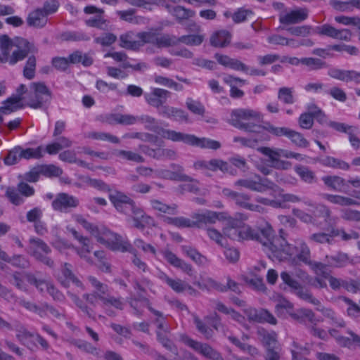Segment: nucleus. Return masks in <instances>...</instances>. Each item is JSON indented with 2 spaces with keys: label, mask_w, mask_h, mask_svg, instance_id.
I'll return each instance as SVG.
<instances>
[{
  "label": "nucleus",
  "mask_w": 360,
  "mask_h": 360,
  "mask_svg": "<svg viewBox=\"0 0 360 360\" xmlns=\"http://www.w3.org/2000/svg\"><path fill=\"white\" fill-rule=\"evenodd\" d=\"M76 220L83 227L89 231L100 243L105 245L112 250L121 252H129L134 254L132 263L140 270L146 271V264L138 258L135 254V250L130 243L125 241L117 233L111 232L105 227H98L87 221L81 215L76 216Z\"/></svg>",
  "instance_id": "nucleus-1"
},
{
  "label": "nucleus",
  "mask_w": 360,
  "mask_h": 360,
  "mask_svg": "<svg viewBox=\"0 0 360 360\" xmlns=\"http://www.w3.org/2000/svg\"><path fill=\"white\" fill-rule=\"evenodd\" d=\"M275 244L280 248L274 252L276 260H288L290 266H299L301 262L307 264L311 260L310 248L301 238L295 240L293 245L288 243L285 238H278Z\"/></svg>",
  "instance_id": "nucleus-2"
},
{
  "label": "nucleus",
  "mask_w": 360,
  "mask_h": 360,
  "mask_svg": "<svg viewBox=\"0 0 360 360\" xmlns=\"http://www.w3.org/2000/svg\"><path fill=\"white\" fill-rule=\"evenodd\" d=\"M0 51L5 57L9 58V64L15 65L23 60L29 53H36L38 49L33 43L22 37L11 39L7 34L0 35Z\"/></svg>",
  "instance_id": "nucleus-3"
},
{
  "label": "nucleus",
  "mask_w": 360,
  "mask_h": 360,
  "mask_svg": "<svg viewBox=\"0 0 360 360\" xmlns=\"http://www.w3.org/2000/svg\"><path fill=\"white\" fill-rule=\"evenodd\" d=\"M262 115L258 111L249 108H239L232 110L229 122L233 127L249 132L259 133L262 126L250 121L259 122Z\"/></svg>",
  "instance_id": "nucleus-4"
},
{
  "label": "nucleus",
  "mask_w": 360,
  "mask_h": 360,
  "mask_svg": "<svg viewBox=\"0 0 360 360\" xmlns=\"http://www.w3.org/2000/svg\"><path fill=\"white\" fill-rule=\"evenodd\" d=\"M159 136L172 141H181L192 146L217 150L220 148L219 141L207 138H198L195 135L178 132L174 130L159 129Z\"/></svg>",
  "instance_id": "nucleus-5"
},
{
  "label": "nucleus",
  "mask_w": 360,
  "mask_h": 360,
  "mask_svg": "<svg viewBox=\"0 0 360 360\" xmlns=\"http://www.w3.org/2000/svg\"><path fill=\"white\" fill-rule=\"evenodd\" d=\"M169 326L159 312V342L164 349L159 353V360H178V350L169 338Z\"/></svg>",
  "instance_id": "nucleus-6"
},
{
  "label": "nucleus",
  "mask_w": 360,
  "mask_h": 360,
  "mask_svg": "<svg viewBox=\"0 0 360 360\" xmlns=\"http://www.w3.org/2000/svg\"><path fill=\"white\" fill-rule=\"evenodd\" d=\"M237 188L243 187L248 190L263 193L267 190L273 192H279L280 187L267 178H262L259 174H255L251 178L240 179L234 182Z\"/></svg>",
  "instance_id": "nucleus-7"
},
{
  "label": "nucleus",
  "mask_w": 360,
  "mask_h": 360,
  "mask_svg": "<svg viewBox=\"0 0 360 360\" xmlns=\"http://www.w3.org/2000/svg\"><path fill=\"white\" fill-rule=\"evenodd\" d=\"M257 235L258 238L255 240L263 245L265 248L264 250L271 259H275L274 252L280 249L278 245H276L275 241L278 238H285L283 236H276L271 226L268 223L259 227Z\"/></svg>",
  "instance_id": "nucleus-8"
},
{
  "label": "nucleus",
  "mask_w": 360,
  "mask_h": 360,
  "mask_svg": "<svg viewBox=\"0 0 360 360\" xmlns=\"http://www.w3.org/2000/svg\"><path fill=\"white\" fill-rule=\"evenodd\" d=\"M51 252V248L41 239L34 237L30 238L27 252L37 261L52 268L54 266V262L47 256Z\"/></svg>",
  "instance_id": "nucleus-9"
},
{
  "label": "nucleus",
  "mask_w": 360,
  "mask_h": 360,
  "mask_svg": "<svg viewBox=\"0 0 360 360\" xmlns=\"http://www.w3.org/2000/svg\"><path fill=\"white\" fill-rule=\"evenodd\" d=\"M281 278L286 284L290 291L297 295L300 299L305 300L315 306L320 304V301L315 298L312 294L305 289L290 273L283 271L281 273Z\"/></svg>",
  "instance_id": "nucleus-10"
},
{
  "label": "nucleus",
  "mask_w": 360,
  "mask_h": 360,
  "mask_svg": "<svg viewBox=\"0 0 360 360\" xmlns=\"http://www.w3.org/2000/svg\"><path fill=\"white\" fill-rule=\"evenodd\" d=\"M95 290L94 291L98 295V299L103 302L104 306L111 305L117 309H122L123 304L120 298H116L108 295V287L106 284L101 283L96 278L89 276L87 278Z\"/></svg>",
  "instance_id": "nucleus-11"
},
{
  "label": "nucleus",
  "mask_w": 360,
  "mask_h": 360,
  "mask_svg": "<svg viewBox=\"0 0 360 360\" xmlns=\"http://www.w3.org/2000/svg\"><path fill=\"white\" fill-rule=\"evenodd\" d=\"M95 290L94 291L98 295V299L103 302L104 306L111 305L117 309H122L123 304L120 298H116L108 295V287L106 284L101 283L96 278L89 276L87 278Z\"/></svg>",
  "instance_id": "nucleus-12"
},
{
  "label": "nucleus",
  "mask_w": 360,
  "mask_h": 360,
  "mask_svg": "<svg viewBox=\"0 0 360 360\" xmlns=\"http://www.w3.org/2000/svg\"><path fill=\"white\" fill-rule=\"evenodd\" d=\"M257 150L268 158L270 166L275 169L287 170L292 166L291 162L280 160L281 157L285 158L284 149L259 147Z\"/></svg>",
  "instance_id": "nucleus-13"
},
{
  "label": "nucleus",
  "mask_w": 360,
  "mask_h": 360,
  "mask_svg": "<svg viewBox=\"0 0 360 360\" xmlns=\"http://www.w3.org/2000/svg\"><path fill=\"white\" fill-rule=\"evenodd\" d=\"M34 98H31L27 103L30 107L37 109L41 108L45 103L51 99V92L44 82H33L30 85Z\"/></svg>",
  "instance_id": "nucleus-14"
},
{
  "label": "nucleus",
  "mask_w": 360,
  "mask_h": 360,
  "mask_svg": "<svg viewBox=\"0 0 360 360\" xmlns=\"http://www.w3.org/2000/svg\"><path fill=\"white\" fill-rule=\"evenodd\" d=\"M181 340L186 345L206 358L212 360H223L221 355L207 344L196 341L187 335H182Z\"/></svg>",
  "instance_id": "nucleus-15"
},
{
  "label": "nucleus",
  "mask_w": 360,
  "mask_h": 360,
  "mask_svg": "<svg viewBox=\"0 0 360 360\" xmlns=\"http://www.w3.org/2000/svg\"><path fill=\"white\" fill-rule=\"evenodd\" d=\"M79 204L77 198L66 193H60L52 201L51 206L55 211L67 213L76 208Z\"/></svg>",
  "instance_id": "nucleus-16"
},
{
  "label": "nucleus",
  "mask_w": 360,
  "mask_h": 360,
  "mask_svg": "<svg viewBox=\"0 0 360 360\" xmlns=\"http://www.w3.org/2000/svg\"><path fill=\"white\" fill-rule=\"evenodd\" d=\"M308 16L309 10L307 8L281 11L278 15L280 23L285 25L300 23L304 21Z\"/></svg>",
  "instance_id": "nucleus-17"
},
{
  "label": "nucleus",
  "mask_w": 360,
  "mask_h": 360,
  "mask_svg": "<svg viewBox=\"0 0 360 360\" xmlns=\"http://www.w3.org/2000/svg\"><path fill=\"white\" fill-rule=\"evenodd\" d=\"M84 11L86 14H96L95 16L85 21L86 25L103 30H108V21L103 16V9L98 8L94 6H87L84 8Z\"/></svg>",
  "instance_id": "nucleus-18"
},
{
  "label": "nucleus",
  "mask_w": 360,
  "mask_h": 360,
  "mask_svg": "<svg viewBox=\"0 0 360 360\" xmlns=\"http://www.w3.org/2000/svg\"><path fill=\"white\" fill-rule=\"evenodd\" d=\"M328 333L335 340L337 344L342 347L351 349L354 346H356L360 348V336L350 329L347 330V333L349 337L340 335L335 328L330 329Z\"/></svg>",
  "instance_id": "nucleus-19"
},
{
  "label": "nucleus",
  "mask_w": 360,
  "mask_h": 360,
  "mask_svg": "<svg viewBox=\"0 0 360 360\" xmlns=\"http://www.w3.org/2000/svg\"><path fill=\"white\" fill-rule=\"evenodd\" d=\"M244 313L251 321L268 323L271 325H276L277 323V320L274 316L269 311L264 309H257L250 307L245 309Z\"/></svg>",
  "instance_id": "nucleus-20"
},
{
  "label": "nucleus",
  "mask_w": 360,
  "mask_h": 360,
  "mask_svg": "<svg viewBox=\"0 0 360 360\" xmlns=\"http://www.w3.org/2000/svg\"><path fill=\"white\" fill-rule=\"evenodd\" d=\"M161 4L179 23L195 16V11L194 10L186 8L185 6H170L162 0H159V4Z\"/></svg>",
  "instance_id": "nucleus-21"
},
{
  "label": "nucleus",
  "mask_w": 360,
  "mask_h": 360,
  "mask_svg": "<svg viewBox=\"0 0 360 360\" xmlns=\"http://www.w3.org/2000/svg\"><path fill=\"white\" fill-rule=\"evenodd\" d=\"M191 217L195 221V227L202 228L204 225L213 224L221 220L223 213L207 210L200 213H194Z\"/></svg>",
  "instance_id": "nucleus-22"
},
{
  "label": "nucleus",
  "mask_w": 360,
  "mask_h": 360,
  "mask_svg": "<svg viewBox=\"0 0 360 360\" xmlns=\"http://www.w3.org/2000/svg\"><path fill=\"white\" fill-rule=\"evenodd\" d=\"M128 213L127 214H129L130 212L132 214V217L134 220V226L139 229H143L146 226H150L153 224V220L149 216L145 215L143 211L136 207L134 201L128 205L127 207Z\"/></svg>",
  "instance_id": "nucleus-23"
},
{
  "label": "nucleus",
  "mask_w": 360,
  "mask_h": 360,
  "mask_svg": "<svg viewBox=\"0 0 360 360\" xmlns=\"http://www.w3.org/2000/svg\"><path fill=\"white\" fill-rule=\"evenodd\" d=\"M27 91L25 84H20L16 89V94L9 97L1 108H6V113H11L23 107L22 103V95Z\"/></svg>",
  "instance_id": "nucleus-24"
},
{
  "label": "nucleus",
  "mask_w": 360,
  "mask_h": 360,
  "mask_svg": "<svg viewBox=\"0 0 360 360\" xmlns=\"http://www.w3.org/2000/svg\"><path fill=\"white\" fill-rule=\"evenodd\" d=\"M162 255L165 259L173 266L181 269L183 272L188 276H192L193 268L191 264L185 262L182 259L178 257L176 255L170 251H164Z\"/></svg>",
  "instance_id": "nucleus-25"
},
{
  "label": "nucleus",
  "mask_w": 360,
  "mask_h": 360,
  "mask_svg": "<svg viewBox=\"0 0 360 360\" xmlns=\"http://www.w3.org/2000/svg\"><path fill=\"white\" fill-rule=\"evenodd\" d=\"M159 115L176 121L188 122V115L182 110L166 105L159 106Z\"/></svg>",
  "instance_id": "nucleus-26"
},
{
  "label": "nucleus",
  "mask_w": 360,
  "mask_h": 360,
  "mask_svg": "<svg viewBox=\"0 0 360 360\" xmlns=\"http://www.w3.org/2000/svg\"><path fill=\"white\" fill-rule=\"evenodd\" d=\"M110 202L119 212L127 214V207L133 201L129 197L122 192L115 191L109 195Z\"/></svg>",
  "instance_id": "nucleus-27"
},
{
  "label": "nucleus",
  "mask_w": 360,
  "mask_h": 360,
  "mask_svg": "<svg viewBox=\"0 0 360 360\" xmlns=\"http://www.w3.org/2000/svg\"><path fill=\"white\" fill-rule=\"evenodd\" d=\"M194 285L202 290L210 291L215 290L219 292H226L224 285L218 283L217 281L207 276L200 275L199 280L194 282Z\"/></svg>",
  "instance_id": "nucleus-28"
},
{
  "label": "nucleus",
  "mask_w": 360,
  "mask_h": 360,
  "mask_svg": "<svg viewBox=\"0 0 360 360\" xmlns=\"http://www.w3.org/2000/svg\"><path fill=\"white\" fill-rule=\"evenodd\" d=\"M172 170L161 169L159 172V177L165 179L179 181L188 179V176L184 174V168L179 165H171Z\"/></svg>",
  "instance_id": "nucleus-29"
},
{
  "label": "nucleus",
  "mask_w": 360,
  "mask_h": 360,
  "mask_svg": "<svg viewBox=\"0 0 360 360\" xmlns=\"http://www.w3.org/2000/svg\"><path fill=\"white\" fill-rule=\"evenodd\" d=\"M181 252L192 259L197 265L205 266L210 263L207 257L202 255L197 249L191 245H182Z\"/></svg>",
  "instance_id": "nucleus-30"
},
{
  "label": "nucleus",
  "mask_w": 360,
  "mask_h": 360,
  "mask_svg": "<svg viewBox=\"0 0 360 360\" xmlns=\"http://www.w3.org/2000/svg\"><path fill=\"white\" fill-rule=\"evenodd\" d=\"M181 252L192 259L197 265L205 266L210 263L207 257L202 255L197 249L191 245H182Z\"/></svg>",
  "instance_id": "nucleus-31"
},
{
  "label": "nucleus",
  "mask_w": 360,
  "mask_h": 360,
  "mask_svg": "<svg viewBox=\"0 0 360 360\" xmlns=\"http://www.w3.org/2000/svg\"><path fill=\"white\" fill-rule=\"evenodd\" d=\"M323 198L332 204L342 207L360 205V202L355 199L341 195L324 193L323 194Z\"/></svg>",
  "instance_id": "nucleus-32"
},
{
  "label": "nucleus",
  "mask_w": 360,
  "mask_h": 360,
  "mask_svg": "<svg viewBox=\"0 0 360 360\" xmlns=\"http://www.w3.org/2000/svg\"><path fill=\"white\" fill-rule=\"evenodd\" d=\"M231 39V34L229 32L221 30L214 32L210 38V43L212 46L217 48H224L227 46Z\"/></svg>",
  "instance_id": "nucleus-33"
},
{
  "label": "nucleus",
  "mask_w": 360,
  "mask_h": 360,
  "mask_svg": "<svg viewBox=\"0 0 360 360\" xmlns=\"http://www.w3.org/2000/svg\"><path fill=\"white\" fill-rule=\"evenodd\" d=\"M136 38L137 34L131 31L123 34L120 37V46L127 49L137 50L143 46V43L136 40Z\"/></svg>",
  "instance_id": "nucleus-34"
},
{
  "label": "nucleus",
  "mask_w": 360,
  "mask_h": 360,
  "mask_svg": "<svg viewBox=\"0 0 360 360\" xmlns=\"http://www.w3.org/2000/svg\"><path fill=\"white\" fill-rule=\"evenodd\" d=\"M325 186L331 190L342 192L345 189L347 184V181L337 175H328L321 178Z\"/></svg>",
  "instance_id": "nucleus-35"
},
{
  "label": "nucleus",
  "mask_w": 360,
  "mask_h": 360,
  "mask_svg": "<svg viewBox=\"0 0 360 360\" xmlns=\"http://www.w3.org/2000/svg\"><path fill=\"white\" fill-rule=\"evenodd\" d=\"M27 22L31 27H43L47 23V15L41 8H37L29 13Z\"/></svg>",
  "instance_id": "nucleus-36"
},
{
  "label": "nucleus",
  "mask_w": 360,
  "mask_h": 360,
  "mask_svg": "<svg viewBox=\"0 0 360 360\" xmlns=\"http://www.w3.org/2000/svg\"><path fill=\"white\" fill-rule=\"evenodd\" d=\"M316 306V309L321 312V314L326 318L330 320V323L331 325L340 328H345L346 326V322L344 321V319L338 316L333 309L324 307L321 304Z\"/></svg>",
  "instance_id": "nucleus-37"
},
{
  "label": "nucleus",
  "mask_w": 360,
  "mask_h": 360,
  "mask_svg": "<svg viewBox=\"0 0 360 360\" xmlns=\"http://www.w3.org/2000/svg\"><path fill=\"white\" fill-rule=\"evenodd\" d=\"M319 162L325 167H331L333 169H339L343 171H348L350 169V165L338 158L332 156H326L323 158L319 159Z\"/></svg>",
  "instance_id": "nucleus-38"
},
{
  "label": "nucleus",
  "mask_w": 360,
  "mask_h": 360,
  "mask_svg": "<svg viewBox=\"0 0 360 360\" xmlns=\"http://www.w3.org/2000/svg\"><path fill=\"white\" fill-rule=\"evenodd\" d=\"M250 196L249 195L243 193H238L234 201L237 205L246 210L259 213L263 212L264 208L258 205L250 203Z\"/></svg>",
  "instance_id": "nucleus-39"
},
{
  "label": "nucleus",
  "mask_w": 360,
  "mask_h": 360,
  "mask_svg": "<svg viewBox=\"0 0 360 360\" xmlns=\"http://www.w3.org/2000/svg\"><path fill=\"white\" fill-rule=\"evenodd\" d=\"M162 220L167 224H171L178 228H191L195 227V221L191 219L186 218L184 217H167L165 216H160L159 214V220Z\"/></svg>",
  "instance_id": "nucleus-40"
},
{
  "label": "nucleus",
  "mask_w": 360,
  "mask_h": 360,
  "mask_svg": "<svg viewBox=\"0 0 360 360\" xmlns=\"http://www.w3.org/2000/svg\"><path fill=\"white\" fill-rule=\"evenodd\" d=\"M62 274L64 277L63 281H60L61 283L67 286L69 282L75 283L77 286L84 290L83 284L82 282L75 276L72 271V266L68 263H65L61 269Z\"/></svg>",
  "instance_id": "nucleus-41"
},
{
  "label": "nucleus",
  "mask_w": 360,
  "mask_h": 360,
  "mask_svg": "<svg viewBox=\"0 0 360 360\" xmlns=\"http://www.w3.org/2000/svg\"><path fill=\"white\" fill-rule=\"evenodd\" d=\"M295 172L300 177L304 182L311 184L316 182L317 178L314 172L311 170L308 167L303 165H296Z\"/></svg>",
  "instance_id": "nucleus-42"
},
{
  "label": "nucleus",
  "mask_w": 360,
  "mask_h": 360,
  "mask_svg": "<svg viewBox=\"0 0 360 360\" xmlns=\"http://www.w3.org/2000/svg\"><path fill=\"white\" fill-rule=\"evenodd\" d=\"M159 279L167 283L176 292L180 293L184 292L186 282L181 279L171 278L164 272H159Z\"/></svg>",
  "instance_id": "nucleus-43"
},
{
  "label": "nucleus",
  "mask_w": 360,
  "mask_h": 360,
  "mask_svg": "<svg viewBox=\"0 0 360 360\" xmlns=\"http://www.w3.org/2000/svg\"><path fill=\"white\" fill-rule=\"evenodd\" d=\"M23 277L28 283L34 285L41 293L48 291L51 282L43 279H37L33 274L30 272H25Z\"/></svg>",
  "instance_id": "nucleus-44"
},
{
  "label": "nucleus",
  "mask_w": 360,
  "mask_h": 360,
  "mask_svg": "<svg viewBox=\"0 0 360 360\" xmlns=\"http://www.w3.org/2000/svg\"><path fill=\"white\" fill-rule=\"evenodd\" d=\"M326 259L329 266L333 267H342L349 263L348 255L341 252L332 256H326Z\"/></svg>",
  "instance_id": "nucleus-45"
},
{
  "label": "nucleus",
  "mask_w": 360,
  "mask_h": 360,
  "mask_svg": "<svg viewBox=\"0 0 360 360\" xmlns=\"http://www.w3.org/2000/svg\"><path fill=\"white\" fill-rule=\"evenodd\" d=\"M243 280L250 287L255 290L264 292L266 289L262 276L251 274L245 276Z\"/></svg>",
  "instance_id": "nucleus-46"
},
{
  "label": "nucleus",
  "mask_w": 360,
  "mask_h": 360,
  "mask_svg": "<svg viewBox=\"0 0 360 360\" xmlns=\"http://www.w3.org/2000/svg\"><path fill=\"white\" fill-rule=\"evenodd\" d=\"M257 333L263 344H264L267 348L277 347L276 334L274 332H268L264 328H260L258 330Z\"/></svg>",
  "instance_id": "nucleus-47"
},
{
  "label": "nucleus",
  "mask_w": 360,
  "mask_h": 360,
  "mask_svg": "<svg viewBox=\"0 0 360 360\" xmlns=\"http://www.w3.org/2000/svg\"><path fill=\"white\" fill-rule=\"evenodd\" d=\"M334 235H332V230L328 233L317 232L311 234L309 236V240L311 243L319 244H332L333 241Z\"/></svg>",
  "instance_id": "nucleus-48"
},
{
  "label": "nucleus",
  "mask_w": 360,
  "mask_h": 360,
  "mask_svg": "<svg viewBox=\"0 0 360 360\" xmlns=\"http://www.w3.org/2000/svg\"><path fill=\"white\" fill-rule=\"evenodd\" d=\"M276 313L278 316H284L285 314H288L292 317L293 312V304L285 299H281L278 301L275 306Z\"/></svg>",
  "instance_id": "nucleus-49"
},
{
  "label": "nucleus",
  "mask_w": 360,
  "mask_h": 360,
  "mask_svg": "<svg viewBox=\"0 0 360 360\" xmlns=\"http://www.w3.org/2000/svg\"><path fill=\"white\" fill-rule=\"evenodd\" d=\"M302 65L308 68L309 70L316 71L328 67L327 63L318 58L305 57Z\"/></svg>",
  "instance_id": "nucleus-50"
},
{
  "label": "nucleus",
  "mask_w": 360,
  "mask_h": 360,
  "mask_svg": "<svg viewBox=\"0 0 360 360\" xmlns=\"http://www.w3.org/2000/svg\"><path fill=\"white\" fill-rule=\"evenodd\" d=\"M202 34H188L178 37L179 44L182 43L188 46H199L204 41Z\"/></svg>",
  "instance_id": "nucleus-51"
},
{
  "label": "nucleus",
  "mask_w": 360,
  "mask_h": 360,
  "mask_svg": "<svg viewBox=\"0 0 360 360\" xmlns=\"http://www.w3.org/2000/svg\"><path fill=\"white\" fill-rule=\"evenodd\" d=\"M42 147L39 146L36 148H28L26 149H23L22 147L20 146V158L21 159H39L43 157V153H42Z\"/></svg>",
  "instance_id": "nucleus-52"
},
{
  "label": "nucleus",
  "mask_w": 360,
  "mask_h": 360,
  "mask_svg": "<svg viewBox=\"0 0 360 360\" xmlns=\"http://www.w3.org/2000/svg\"><path fill=\"white\" fill-rule=\"evenodd\" d=\"M292 318L299 321H303L304 319L314 323L316 321L315 314L309 309L302 308L298 309L295 314H292Z\"/></svg>",
  "instance_id": "nucleus-53"
},
{
  "label": "nucleus",
  "mask_w": 360,
  "mask_h": 360,
  "mask_svg": "<svg viewBox=\"0 0 360 360\" xmlns=\"http://www.w3.org/2000/svg\"><path fill=\"white\" fill-rule=\"evenodd\" d=\"M68 295L70 297L75 304L89 318L93 319H96V314L94 310L86 305L77 295L71 292H68Z\"/></svg>",
  "instance_id": "nucleus-54"
},
{
  "label": "nucleus",
  "mask_w": 360,
  "mask_h": 360,
  "mask_svg": "<svg viewBox=\"0 0 360 360\" xmlns=\"http://www.w3.org/2000/svg\"><path fill=\"white\" fill-rule=\"evenodd\" d=\"M85 137L96 140L108 141L113 143H119L120 142L119 138L117 136L105 132H89L85 135Z\"/></svg>",
  "instance_id": "nucleus-55"
},
{
  "label": "nucleus",
  "mask_w": 360,
  "mask_h": 360,
  "mask_svg": "<svg viewBox=\"0 0 360 360\" xmlns=\"http://www.w3.org/2000/svg\"><path fill=\"white\" fill-rule=\"evenodd\" d=\"M288 138L293 144L300 148H307L309 145V141L302 134L291 129L289 131Z\"/></svg>",
  "instance_id": "nucleus-56"
},
{
  "label": "nucleus",
  "mask_w": 360,
  "mask_h": 360,
  "mask_svg": "<svg viewBox=\"0 0 360 360\" xmlns=\"http://www.w3.org/2000/svg\"><path fill=\"white\" fill-rule=\"evenodd\" d=\"M209 169L212 171L221 170L223 172L233 174L231 167L226 162L219 159H212L208 161Z\"/></svg>",
  "instance_id": "nucleus-57"
},
{
  "label": "nucleus",
  "mask_w": 360,
  "mask_h": 360,
  "mask_svg": "<svg viewBox=\"0 0 360 360\" xmlns=\"http://www.w3.org/2000/svg\"><path fill=\"white\" fill-rule=\"evenodd\" d=\"M340 217L347 221L359 222L360 211L352 208H343L340 210Z\"/></svg>",
  "instance_id": "nucleus-58"
},
{
  "label": "nucleus",
  "mask_w": 360,
  "mask_h": 360,
  "mask_svg": "<svg viewBox=\"0 0 360 360\" xmlns=\"http://www.w3.org/2000/svg\"><path fill=\"white\" fill-rule=\"evenodd\" d=\"M36 65L37 63L35 56H29L23 68V75L25 78L32 79L34 77Z\"/></svg>",
  "instance_id": "nucleus-59"
},
{
  "label": "nucleus",
  "mask_w": 360,
  "mask_h": 360,
  "mask_svg": "<svg viewBox=\"0 0 360 360\" xmlns=\"http://www.w3.org/2000/svg\"><path fill=\"white\" fill-rule=\"evenodd\" d=\"M332 235H334V237L340 236L344 241L357 240L360 237L359 233L356 231L351 230L349 233H346L343 229H333Z\"/></svg>",
  "instance_id": "nucleus-60"
},
{
  "label": "nucleus",
  "mask_w": 360,
  "mask_h": 360,
  "mask_svg": "<svg viewBox=\"0 0 360 360\" xmlns=\"http://www.w3.org/2000/svg\"><path fill=\"white\" fill-rule=\"evenodd\" d=\"M240 241L243 240H255L258 236L257 235V230L252 229L247 224L240 226Z\"/></svg>",
  "instance_id": "nucleus-61"
},
{
  "label": "nucleus",
  "mask_w": 360,
  "mask_h": 360,
  "mask_svg": "<svg viewBox=\"0 0 360 360\" xmlns=\"http://www.w3.org/2000/svg\"><path fill=\"white\" fill-rule=\"evenodd\" d=\"M137 37L139 41L145 44H154L158 42V32L156 30H150L148 32L137 33Z\"/></svg>",
  "instance_id": "nucleus-62"
},
{
  "label": "nucleus",
  "mask_w": 360,
  "mask_h": 360,
  "mask_svg": "<svg viewBox=\"0 0 360 360\" xmlns=\"http://www.w3.org/2000/svg\"><path fill=\"white\" fill-rule=\"evenodd\" d=\"M187 108L193 114L203 115L205 112L204 105L198 101H195L191 98H188L186 101Z\"/></svg>",
  "instance_id": "nucleus-63"
},
{
  "label": "nucleus",
  "mask_w": 360,
  "mask_h": 360,
  "mask_svg": "<svg viewBox=\"0 0 360 360\" xmlns=\"http://www.w3.org/2000/svg\"><path fill=\"white\" fill-rule=\"evenodd\" d=\"M71 343L79 349L91 354L95 356L99 355V352L96 347H94L91 343L82 340H74Z\"/></svg>",
  "instance_id": "nucleus-64"
}]
</instances>
